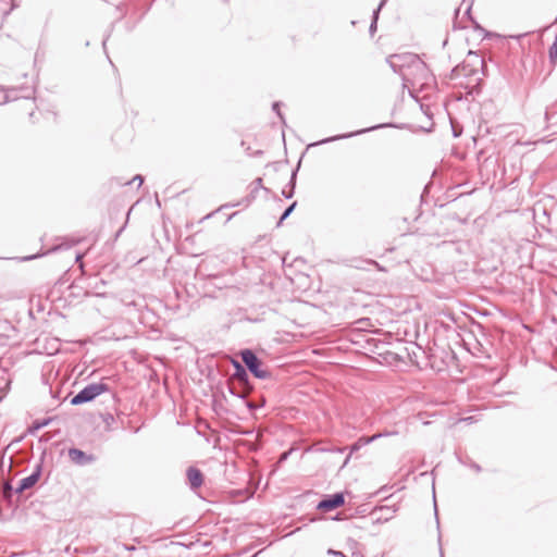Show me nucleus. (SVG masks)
<instances>
[{"instance_id": "f257e3e1", "label": "nucleus", "mask_w": 557, "mask_h": 557, "mask_svg": "<svg viewBox=\"0 0 557 557\" xmlns=\"http://www.w3.org/2000/svg\"><path fill=\"white\" fill-rule=\"evenodd\" d=\"M479 72H481L484 76L486 75L485 60L478 52L470 50L462 63L458 64L451 70L450 77L453 79H458L461 77H473L478 75Z\"/></svg>"}, {"instance_id": "f03ea898", "label": "nucleus", "mask_w": 557, "mask_h": 557, "mask_svg": "<svg viewBox=\"0 0 557 557\" xmlns=\"http://www.w3.org/2000/svg\"><path fill=\"white\" fill-rule=\"evenodd\" d=\"M386 62L405 82L407 81V71L410 70L412 65L424 69V63L419 60L416 54L411 53L392 54L386 59Z\"/></svg>"}, {"instance_id": "7ed1b4c3", "label": "nucleus", "mask_w": 557, "mask_h": 557, "mask_svg": "<svg viewBox=\"0 0 557 557\" xmlns=\"http://www.w3.org/2000/svg\"><path fill=\"white\" fill-rule=\"evenodd\" d=\"M239 356L242 358L245 368L257 379L265 380L271 376L270 371L262 368V360L257 356V354L249 349L245 348L239 351Z\"/></svg>"}, {"instance_id": "20e7f679", "label": "nucleus", "mask_w": 557, "mask_h": 557, "mask_svg": "<svg viewBox=\"0 0 557 557\" xmlns=\"http://www.w3.org/2000/svg\"><path fill=\"white\" fill-rule=\"evenodd\" d=\"M108 389L109 386L104 383L88 384L72 397L71 404L77 406L89 403Z\"/></svg>"}, {"instance_id": "39448f33", "label": "nucleus", "mask_w": 557, "mask_h": 557, "mask_svg": "<svg viewBox=\"0 0 557 557\" xmlns=\"http://www.w3.org/2000/svg\"><path fill=\"white\" fill-rule=\"evenodd\" d=\"M345 504L344 493L338 492L325 495L317 505V509L327 512L337 509Z\"/></svg>"}, {"instance_id": "423d86ee", "label": "nucleus", "mask_w": 557, "mask_h": 557, "mask_svg": "<svg viewBox=\"0 0 557 557\" xmlns=\"http://www.w3.org/2000/svg\"><path fill=\"white\" fill-rule=\"evenodd\" d=\"M41 465L38 463L28 476L21 479L14 490L15 494L22 495L25 491L35 486L41 476Z\"/></svg>"}, {"instance_id": "0eeeda50", "label": "nucleus", "mask_w": 557, "mask_h": 557, "mask_svg": "<svg viewBox=\"0 0 557 557\" xmlns=\"http://www.w3.org/2000/svg\"><path fill=\"white\" fill-rule=\"evenodd\" d=\"M69 459L76 466L84 467L94 463L97 457L92 454H87L79 448L72 447L67 450Z\"/></svg>"}, {"instance_id": "6e6552de", "label": "nucleus", "mask_w": 557, "mask_h": 557, "mask_svg": "<svg viewBox=\"0 0 557 557\" xmlns=\"http://www.w3.org/2000/svg\"><path fill=\"white\" fill-rule=\"evenodd\" d=\"M391 125L392 124H388V123H383V124L374 125V126L367 127V128H363V129H359V131H356V132H350L348 134H341V135L332 136V137H329V138H324L322 140H320L318 144H326V143L335 141V140H338V139L354 137V136H357V135H361V134H364V133H368V132H372V131L377 129V128L387 127V126H391Z\"/></svg>"}, {"instance_id": "1a4fd4ad", "label": "nucleus", "mask_w": 557, "mask_h": 557, "mask_svg": "<svg viewBox=\"0 0 557 557\" xmlns=\"http://www.w3.org/2000/svg\"><path fill=\"white\" fill-rule=\"evenodd\" d=\"M188 485L193 491L198 490L203 484V474L196 467H188L186 470Z\"/></svg>"}, {"instance_id": "9d476101", "label": "nucleus", "mask_w": 557, "mask_h": 557, "mask_svg": "<svg viewBox=\"0 0 557 557\" xmlns=\"http://www.w3.org/2000/svg\"><path fill=\"white\" fill-rule=\"evenodd\" d=\"M397 511V508L395 506H380L376 507L372 515L375 517L376 522H386L391 520L395 512Z\"/></svg>"}, {"instance_id": "9b49d317", "label": "nucleus", "mask_w": 557, "mask_h": 557, "mask_svg": "<svg viewBox=\"0 0 557 557\" xmlns=\"http://www.w3.org/2000/svg\"><path fill=\"white\" fill-rule=\"evenodd\" d=\"M232 364L234 367L233 380H235L239 385H247L249 382V375L247 373V369L237 360L233 359Z\"/></svg>"}, {"instance_id": "f8f14e48", "label": "nucleus", "mask_w": 557, "mask_h": 557, "mask_svg": "<svg viewBox=\"0 0 557 557\" xmlns=\"http://www.w3.org/2000/svg\"><path fill=\"white\" fill-rule=\"evenodd\" d=\"M391 433H376L372 436H361L358 438V441L356 443H354L350 447V454H352L354 451H357L359 450L362 446L364 445H368L372 442H374L375 440L380 438V437H383V436H387L389 435Z\"/></svg>"}, {"instance_id": "ddd939ff", "label": "nucleus", "mask_w": 557, "mask_h": 557, "mask_svg": "<svg viewBox=\"0 0 557 557\" xmlns=\"http://www.w3.org/2000/svg\"><path fill=\"white\" fill-rule=\"evenodd\" d=\"M297 171H298V168L295 169L292 173V176H290V181H289V184H288V190L287 189H283L282 190V194L285 198L289 199L294 196V193H295V186H296V175H297Z\"/></svg>"}, {"instance_id": "4468645a", "label": "nucleus", "mask_w": 557, "mask_h": 557, "mask_svg": "<svg viewBox=\"0 0 557 557\" xmlns=\"http://www.w3.org/2000/svg\"><path fill=\"white\" fill-rule=\"evenodd\" d=\"M15 487H12V485L9 482H3L0 484V494L3 498L10 499L14 494Z\"/></svg>"}, {"instance_id": "2eb2a0df", "label": "nucleus", "mask_w": 557, "mask_h": 557, "mask_svg": "<svg viewBox=\"0 0 557 557\" xmlns=\"http://www.w3.org/2000/svg\"><path fill=\"white\" fill-rule=\"evenodd\" d=\"M548 59L552 64L555 65L557 63V35L548 49Z\"/></svg>"}, {"instance_id": "dca6fc26", "label": "nucleus", "mask_w": 557, "mask_h": 557, "mask_svg": "<svg viewBox=\"0 0 557 557\" xmlns=\"http://www.w3.org/2000/svg\"><path fill=\"white\" fill-rule=\"evenodd\" d=\"M380 12H381V8H376L373 11L372 21H371L370 28H369V32H370L371 35H373L374 32L376 30V25H377V20H379Z\"/></svg>"}, {"instance_id": "f3484780", "label": "nucleus", "mask_w": 557, "mask_h": 557, "mask_svg": "<svg viewBox=\"0 0 557 557\" xmlns=\"http://www.w3.org/2000/svg\"><path fill=\"white\" fill-rule=\"evenodd\" d=\"M296 206H297V202L295 201V202L290 203V205H289V206L284 210V212L282 213V215H281V218H280V220H278V222H277V225H278V226L282 224V222H283L284 220H286V219L292 214V212L295 210Z\"/></svg>"}, {"instance_id": "a211bd4d", "label": "nucleus", "mask_w": 557, "mask_h": 557, "mask_svg": "<svg viewBox=\"0 0 557 557\" xmlns=\"http://www.w3.org/2000/svg\"><path fill=\"white\" fill-rule=\"evenodd\" d=\"M51 422L50 418L42 419V420H35L32 425V432L38 431L45 426H47Z\"/></svg>"}, {"instance_id": "6ab92c4d", "label": "nucleus", "mask_w": 557, "mask_h": 557, "mask_svg": "<svg viewBox=\"0 0 557 557\" xmlns=\"http://www.w3.org/2000/svg\"><path fill=\"white\" fill-rule=\"evenodd\" d=\"M280 107H281V102L280 101H275L273 102L272 104V109L273 111L277 114V116L280 117V120L282 121L283 124H285V119H284V115L283 113L281 112L280 110Z\"/></svg>"}, {"instance_id": "aec40b11", "label": "nucleus", "mask_w": 557, "mask_h": 557, "mask_svg": "<svg viewBox=\"0 0 557 557\" xmlns=\"http://www.w3.org/2000/svg\"><path fill=\"white\" fill-rule=\"evenodd\" d=\"M228 392L233 396H235V397H237V398H239L242 400H245V394L239 392V391H237L233 384H228Z\"/></svg>"}, {"instance_id": "412c9836", "label": "nucleus", "mask_w": 557, "mask_h": 557, "mask_svg": "<svg viewBox=\"0 0 557 557\" xmlns=\"http://www.w3.org/2000/svg\"><path fill=\"white\" fill-rule=\"evenodd\" d=\"M327 554L329 555H332V556H335V557H347L343 552L341 550H335L333 548H329L327 549Z\"/></svg>"}, {"instance_id": "4be33fe9", "label": "nucleus", "mask_w": 557, "mask_h": 557, "mask_svg": "<svg viewBox=\"0 0 557 557\" xmlns=\"http://www.w3.org/2000/svg\"><path fill=\"white\" fill-rule=\"evenodd\" d=\"M9 101H10V98H9L7 91L1 90L0 91V104H4V103H7Z\"/></svg>"}, {"instance_id": "5701e85b", "label": "nucleus", "mask_w": 557, "mask_h": 557, "mask_svg": "<svg viewBox=\"0 0 557 557\" xmlns=\"http://www.w3.org/2000/svg\"><path fill=\"white\" fill-rule=\"evenodd\" d=\"M138 182V186H140L144 182V176H141L140 174H137L133 177V180L131 182H127L126 184L129 185L132 182Z\"/></svg>"}, {"instance_id": "b1692460", "label": "nucleus", "mask_w": 557, "mask_h": 557, "mask_svg": "<svg viewBox=\"0 0 557 557\" xmlns=\"http://www.w3.org/2000/svg\"><path fill=\"white\" fill-rule=\"evenodd\" d=\"M243 401L245 403L246 407H247L250 411H253V410H256V409H257V406H255L251 401L246 400V399H245V400H243Z\"/></svg>"}, {"instance_id": "393cba45", "label": "nucleus", "mask_w": 557, "mask_h": 557, "mask_svg": "<svg viewBox=\"0 0 557 557\" xmlns=\"http://www.w3.org/2000/svg\"><path fill=\"white\" fill-rule=\"evenodd\" d=\"M239 205H240V202H236V203H232V205H231V203H225V205L221 206V207L219 208V210H222V209H224V208L236 207V206H239Z\"/></svg>"}, {"instance_id": "a878e982", "label": "nucleus", "mask_w": 557, "mask_h": 557, "mask_svg": "<svg viewBox=\"0 0 557 557\" xmlns=\"http://www.w3.org/2000/svg\"><path fill=\"white\" fill-rule=\"evenodd\" d=\"M37 257H39V255H32V256H27V257L22 258V260L23 261H29V260L36 259Z\"/></svg>"}, {"instance_id": "bb28decb", "label": "nucleus", "mask_w": 557, "mask_h": 557, "mask_svg": "<svg viewBox=\"0 0 557 557\" xmlns=\"http://www.w3.org/2000/svg\"><path fill=\"white\" fill-rule=\"evenodd\" d=\"M471 5H472V0L469 2L468 7L466 9V12H465V14L468 15L469 17H470Z\"/></svg>"}, {"instance_id": "cd10ccee", "label": "nucleus", "mask_w": 557, "mask_h": 557, "mask_svg": "<svg viewBox=\"0 0 557 557\" xmlns=\"http://www.w3.org/2000/svg\"><path fill=\"white\" fill-rule=\"evenodd\" d=\"M111 420L113 421V420H114V418H113V416H112L111 413H108V414H107V418L104 419V421H107V422H111Z\"/></svg>"}, {"instance_id": "c85d7f7f", "label": "nucleus", "mask_w": 557, "mask_h": 557, "mask_svg": "<svg viewBox=\"0 0 557 557\" xmlns=\"http://www.w3.org/2000/svg\"><path fill=\"white\" fill-rule=\"evenodd\" d=\"M111 420L113 421V420H114V418H113V416H112L111 413H108V414H107V418L104 419V421H107V422H111Z\"/></svg>"}, {"instance_id": "c756f323", "label": "nucleus", "mask_w": 557, "mask_h": 557, "mask_svg": "<svg viewBox=\"0 0 557 557\" xmlns=\"http://www.w3.org/2000/svg\"><path fill=\"white\" fill-rule=\"evenodd\" d=\"M253 183L256 184V188H258V187L261 186L262 180L261 178H257Z\"/></svg>"}, {"instance_id": "7c9ffc66", "label": "nucleus", "mask_w": 557, "mask_h": 557, "mask_svg": "<svg viewBox=\"0 0 557 557\" xmlns=\"http://www.w3.org/2000/svg\"><path fill=\"white\" fill-rule=\"evenodd\" d=\"M367 263L369 264H372V265H375V267H379V263L375 261V260H368L366 261Z\"/></svg>"}, {"instance_id": "2f4dec72", "label": "nucleus", "mask_w": 557, "mask_h": 557, "mask_svg": "<svg viewBox=\"0 0 557 557\" xmlns=\"http://www.w3.org/2000/svg\"><path fill=\"white\" fill-rule=\"evenodd\" d=\"M472 468L476 471V472H480L481 471V467L476 463H473L472 465Z\"/></svg>"}, {"instance_id": "473e14b6", "label": "nucleus", "mask_w": 557, "mask_h": 557, "mask_svg": "<svg viewBox=\"0 0 557 557\" xmlns=\"http://www.w3.org/2000/svg\"><path fill=\"white\" fill-rule=\"evenodd\" d=\"M387 0H381V2L379 3L377 8H383L385 5Z\"/></svg>"}, {"instance_id": "72a5a7b5", "label": "nucleus", "mask_w": 557, "mask_h": 557, "mask_svg": "<svg viewBox=\"0 0 557 557\" xmlns=\"http://www.w3.org/2000/svg\"><path fill=\"white\" fill-rule=\"evenodd\" d=\"M435 516H436V524L437 527L440 525V521H438V518H437V510L435 509Z\"/></svg>"}, {"instance_id": "f704fd0d", "label": "nucleus", "mask_w": 557, "mask_h": 557, "mask_svg": "<svg viewBox=\"0 0 557 557\" xmlns=\"http://www.w3.org/2000/svg\"><path fill=\"white\" fill-rule=\"evenodd\" d=\"M107 39L103 40L102 46L106 48Z\"/></svg>"}, {"instance_id": "c9c22d12", "label": "nucleus", "mask_w": 557, "mask_h": 557, "mask_svg": "<svg viewBox=\"0 0 557 557\" xmlns=\"http://www.w3.org/2000/svg\"><path fill=\"white\" fill-rule=\"evenodd\" d=\"M468 420L469 421L472 420V417H468V418L465 419V421H468Z\"/></svg>"}, {"instance_id": "e433bc0d", "label": "nucleus", "mask_w": 557, "mask_h": 557, "mask_svg": "<svg viewBox=\"0 0 557 557\" xmlns=\"http://www.w3.org/2000/svg\"><path fill=\"white\" fill-rule=\"evenodd\" d=\"M348 460H349V456L345 459V463L344 465H346L348 462Z\"/></svg>"}, {"instance_id": "4c0bfd02", "label": "nucleus", "mask_w": 557, "mask_h": 557, "mask_svg": "<svg viewBox=\"0 0 557 557\" xmlns=\"http://www.w3.org/2000/svg\"><path fill=\"white\" fill-rule=\"evenodd\" d=\"M468 2V0H463V3Z\"/></svg>"}, {"instance_id": "58836bf2", "label": "nucleus", "mask_w": 557, "mask_h": 557, "mask_svg": "<svg viewBox=\"0 0 557 557\" xmlns=\"http://www.w3.org/2000/svg\"><path fill=\"white\" fill-rule=\"evenodd\" d=\"M252 557H257V554H255Z\"/></svg>"}, {"instance_id": "ea45409f", "label": "nucleus", "mask_w": 557, "mask_h": 557, "mask_svg": "<svg viewBox=\"0 0 557 557\" xmlns=\"http://www.w3.org/2000/svg\"><path fill=\"white\" fill-rule=\"evenodd\" d=\"M556 207H557V201H556Z\"/></svg>"}]
</instances>
